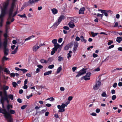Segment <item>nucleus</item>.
Returning a JSON list of instances; mask_svg holds the SVG:
<instances>
[{
    "mask_svg": "<svg viewBox=\"0 0 122 122\" xmlns=\"http://www.w3.org/2000/svg\"><path fill=\"white\" fill-rule=\"evenodd\" d=\"M27 105H25L22 106L21 107V108L23 110L25 109L27 107Z\"/></svg>",
    "mask_w": 122,
    "mask_h": 122,
    "instance_id": "38",
    "label": "nucleus"
},
{
    "mask_svg": "<svg viewBox=\"0 0 122 122\" xmlns=\"http://www.w3.org/2000/svg\"><path fill=\"white\" fill-rule=\"evenodd\" d=\"M8 98H10L11 100H13V96L12 95L10 94L7 96Z\"/></svg>",
    "mask_w": 122,
    "mask_h": 122,
    "instance_id": "25",
    "label": "nucleus"
},
{
    "mask_svg": "<svg viewBox=\"0 0 122 122\" xmlns=\"http://www.w3.org/2000/svg\"><path fill=\"white\" fill-rule=\"evenodd\" d=\"M90 115L93 116H97V114L95 112H93L92 113L90 114Z\"/></svg>",
    "mask_w": 122,
    "mask_h": 122,
    "instance_id": "55",
    "label": "nucleus"
},
{
    "mask_svg": "<svg viewBox=\"0 0 122 122\" xmlns=\"http://www.w3.org/2000/svg\"><path fill=\"white\" fill-rule=\"evenodd\" d=\"M91 74V73L90 72L87 73L86 75L84 76L86 78L85 79V80L86 81L89 80L90 79V77Z\"/></svg>",
    "mask_w": 122,
    "mask_h": 122,
    "instance_id": "9",
    "label": "nucleus"
},
{
    "mask_svg": "<svg viewBox=\"0 0 122 122\" xmlns=\"http://www.w3.org/2000/svg\"><path fill=\"white\" fill-rule=\"evenodd\" d=\"M10 113L11 114H14L15 113V112L14 110H11L10 111Z\"/></svg>",
    "mask_w": 122,
    "mask_h": 122,
    "instance_id": "41",
    "label": "nucleus"
},
{
    "mask_svg": "<svg viewBox=\"0 0 122 122\" xmlns=\"http://www.w3.org/2000/svg\"><path fill=\"white\" fill-rule=\"evenodd\" d=\"M91 34L92 35V36L93 37H94L95 36H96L98 34L97 33H94L92 31L91 32Z\"/></svg>",
    "mask_w": 122,
    "mask_h": 122,
    "instance_id": "29",
    "label": "nucleus"
},
{
    "mask_svg": "<svg viewBox=\"0 0 122 122\" xmlns=\"http://www.w3.org/2000/svg\"><path fill=\"white\" fill-rule=\"evenodd\" d=\"M116 41L119 43L121 41H122V37H119L117 38Z\"/></svg>",
    "mask_w": 122,
    "mask_h": 122,
    "instance_id": "22",
    "label": "nucleus"
},
{
    "mask_svg": "<svg viewBox=\"0 0 122 122\" xmlns=\"http://www.w3.org/2000/svg\"><path fill=\"white\" fill-rule=\"evenodd\" d=\"M65 18V16L63 15H61L59 17L58 19V21L60 23L63 19H64Z\"/></svg>",
    "mask_w": 122,
    "mask_h": 122,
    "instance_id": "19",
    "label": "nucleus"
},
{
    "mask_svg": "<svg viewBox=\"0 0 122 122\" xmlns=\"http://www.w3.org/2000/svg\"><path fill=\"white\" fill-rule=\"evenodd\" d=\"M100 68L98 67L97 68L95 69V70H94V71H100Z\"/></svg>",
    "mask_w": 122,
    "mask_h": 122,
    "instance_id": "49",
    "label": "nucleus"
},
{
    "mask_svg": "<svg viewBox=\"0 0 122 122\" xmlns=\"http://www.w3.org/2000/svg\"><path fill=\"white\" fill-rule=\"evenodd\" d=\"M9 0H6V1L4 2L3 4V7H1V14L0 15V26L1 27L2 26L3 20V18L5 16L6 13V11L7 7L9 5Z\"/></svg>",
    "mask_w": 122,
    "mask_h": 122,
    "instance_id": "1",
    "label": "nucleus"
},
{
    "mask_svg": "<svg viewBox=\"0 0 122 122\" xmlns=\"http://www.w3.org/2000/svg\"><path fill=\"white\" fill-rule=\"evenodd\" d=\"M103 13H102L104 14V15L106 17H107L108 16V13H111V12L112 13V12L110 10H104V11L103 12Z\"/></svg>",
    "mask_w": 122,
    "mask_h": 122,
    "instance_id": "11",
    "label": "nucleus"
},
{
    "mask_svg": "<svg viewBox=\"0 0 122 122\" xmlns=\"http://www.w3.org/2000/svg\"><path fill=\"white\" fill-rule=\"evenodd\" d=\"M85 10V9L84 7H83L81 8L79 11V14H84V12Z\"/></svg>",
    "mask_w": 122,
    "mask_h": 122,
    "instance_id": "12",
    "label": "nucleus"
},
{
    "mask_svg": "<svg viewBox=\"0 0 122 122\" xmlns=\"http://www.w3.org/2000/svg\"><path fill=\"white\" fill-rule=\"evenodd\" d=\"M10 75L11 76L14 77L15 76V74L14 73H12L10 74Z\"/></svg>",
    "mask_w": 122,
    "mask_h": 122,
    "instance_id": "62",
    "label": "nucleus"
},
{
    "mask_svg": "<svg viewBox=\"0 0 122 122\" xmlns=\"http://www.w3.org/2000/svg\"><path fill=\"white\" fill-rule=\"evenodd\" d=\"M80 38L81 39V41L82 42H84L85 43H86L87 41L84 38V37L82 36H81Z\"/></svg>",
    "mask_w": 122,
    "mask_h": 122,
    "instance_id": "23",
    "label": "nucleus"
},
{
    "mask_svg": "<svg viewBox=\"0 0 122 122\" xmlns=\"http://www.w3.org/2000/svg\"><path fill=\"white\" fill-rule=\"evenodd\" d=\"M86 72V69L84 68H83L82 70H80L79 72H77L78 73L76 75V77H78L79 76L85 74Z\"/></svg>",
    "mask_w": 122,
    "mask_h": 122,
    "instance_id": "6",
    "label": "nucleus"
},
{
    "mask_svg": "<svg viewBox=\"0 0 122 122\" xmlns=\"http://www.w3.org/2000/svg\"><path fill=\"white\" fill-rule=\"evenodd\" d=\"M78 43L77 42H76L75 43L73 48V51L75 53L76 50L78 46Z\"/></svg>",
    "mask_w": 122,
    "mask_h": 122,
    "instance_id": "16",
    "label": "nucleus"
},
{
    "mask_svg": "<svg viewBox=\"0 0 122 122\" xmlns=\"http://www.w3.org/2000/svg\"><path fill=\"white\" fill-rule=\"evenodd\" d=\"M18 16H20V17L21 18H26V16L25 15V14H24L23 15H20V14H19L18 15Z\"/></svg>",
    "mask_w": 122,
    "mask_h": 122,
    "instance_id": "32",
    "label": "nucleus"
},
{
    "mask_svg": "<svg viewBox=\"0 0 122 122\" xmlns=\"http://www.w3.org/2000/svg\"><path fill=\"white\" fill-rule=\"evenodd\" d=\"M101 82L100 81H97L96 82V84L93 87L94 90H96L98 89L99 87L101 85Z\"/></svg>",
    "mask_w": 122,
    "mask_h": 122,
    "instance_id": "8",
    "label": "nucleus"
},
{
    "mask_svg": "<svg viewBox=\"0 0 122 122\" xmlns=\"http://www.w3.org/2000/svg\"><path fill=\"white\" fill-rule=\"evenodd\" d=\"M69 103L66 102L65 104H62L61 106L60 105H58L57 106V108L59 109L58 112H64L65 111L64 108L65 107H67Z\"/></svg>",
    "mask_w": 122,
    "mask_h": 122,
    "instance_id": "4",
    "label": "nucleus"
},
{
    "mask_svg": "<svg viewBox=\"0 0 122 122\" xmlns=\"http://www.w3.org/2000/svg\"><path fill=\"white\" fill-rule=\"evenodd\" d=\"M62 70V68H61V66H60L57 69L56 72L57 73H59Z\"/></svg>",
    "mask_w": 122,
    "mask_h": 122,
    "instance_id": "24",
    "label": "nucleus"
},
{
    "mask_svg": "<svg viewBox=\"0 0 122 122\" xmlns=\"http://www.w3.org/2000/svg\"><path fill=\"white\" fill-rule=\"evenodd\" d=\"M116 98V96L115 95H113L112 96V99L114 100Z\"/></svg>",
    "mask_w": 122,
    "mask_h": 122,
    "instance_id": "42",
    "label": "nucleus"
},
{
    "mask_svg": "<svg viewBox=\"0 0 122 122\" xmlns=\"http://www.w3.org/2000/svg\"><path fill=\"white\" fill-rule=\"evenodd\" d=\"M54 46L57 49H58L60 46V45L58 43H57L55 44L54 45Z\"/></svg>",
    "mask_w": 122,
    "mask_h": 122,
    "instance_id": "30",
    "label": "nucleus"
},
{
    "mask_svg": "<svg viewBox=\"0 0 122 122\" xmlns=\"http://www.w3.org/2000/svg\"><path fill=\"white\" fill-rule=\"evenodd\" d=\"M8 98L7 96H4V97L1 96V98L0 99V102L4 103L5 101L7 100Z\"/></svg>",
    "mask_w": 122,
    "mask_h": 122,
    "instance_id": "10",
    "label": "nucleus"
},
{
    "mask_svg": "<svg viewBox=\"0 0 122 122\" xmlns=\"http://www.w3.org/2000/svg\"><path fill=\"white\" fill-rule=\"evenodd\" d=\"M4 71L8 74H10V71L7 68H5V69Z\"/></svg>",
    "mask_w": 122,
    "mask_h": 122,
    "instance_id": "33",
    "label": "nucleus"
},
{
    "mask_svg": "<svg viewBox=\"0 0 122 122\" xmlns=\"http://www.w3.org/2000/svg\"><path fill=\"white\" fill-rule=\"evenodd\" d=\"M33 95L32 94V93H31L30 95L29 96H26V97L27 99H29Z\"/></svg>",
    "mask_w": 122,
    "mask_h": 122,
    "instance_id": "54",
    "label": "nucleus"
},
{
    "mask_svg": "<svg viewBox=\"0 0 122 122\" xmlns=\"http://www.w3.org/2000/svg\"><path fill=\"white\" fill-rule=\"evenodd\" d=\"M26 76L28 77H31L32 76V73H29L26 74Z\"/></svg>",
    "mask_w": 122,
    "mask_h": 122,
    "instance_id": "44",
    "label": "nucleus"
},
{
    "mask_svg": "<svg viewBox=\"0 0 122 122\" xmlns=\"http://www.w3.org/2000/svg\"><path fill=\"white\" fill-rule=\"evenodd\" d=\"M7 46H3V49L4 55L8 56L9 54V49L7 48Z\"/></svg>",
    "mask_w": 122,
    "mask_h": 122,
    "instance_id": "5",
    "label": "nucleus"
},
{
    "mask_svg": "<svg viewBox=\"0 0 122 122\" xmlns=\"http://www.w3.org/2000/svg\"><path fill=\"white\" fill-rule=\"evenodd\" d=\"M7 56L4 55V56L2 58V63L4 62V61H7L8 59H9V58L6 57Z\"/></svg>",
    "mask_w": 122,
    "mask_h": 122,
    "instance_id": "15",
    "label": "nucleus"
},
{
    "mask_svg": "<svg viewBox=\"0 0 122 122\" xmlns=\"http://www.w3.org/2000/svg\"><path fill=\"white\" fill-rule=\"evenodd\" d=\"M4 36L5 38H7V37L8 36L7 35V34H6V33H5L4 34Z\"/></svg>",
    "mask_w": 122,
    "mask_h": 122,
    "instance_id": "50",
    "label": "nucleus"
},
{
    "mask_svg": "<svg viewBox=\"0 0 122 122\" xmlns=\"http://www.w3.org/2000/svg\"><path fill=\"white\" fill-rule=\"evenodd\" d=\"M24 43V42L23 43H22L21 42H19L18 43L17 45L20 46L21 45H22Z\"/></svg>",
    "mask_w": 122,
    "mask_h": 122,
    "instance_id": "46",
    "label": "nucleus"
},
{
    "mask_svg": "<svg viewBox=\"0 0 122 122\" xmlns=\"http://www.w3.org/2000/svg\"><path fill=\"white\" fill-rule=\"evenodd\" d=\"M63 28L65 29L66 30H68L69 29V27L67 26H64L63 27Z\"/></svg>",
    "mask_w": 122,
    "mask_h": 122,
    "instance_id": "48",
    "label": "nucleus"
},
{
    "mask_svg": "<svg viewBox=\"0 0 122 122\" xmlns=\"http://www.w3.org/2000/svg\"><path fill=\"white\" fill-rule=\"evenodd\" d=\"M68 46V47H69V48H71L72 47L73 45L72 43H70L69 44L67 45Z\"/></svg>",
    "mask_w": 122,
    "mask_h": 122,
    "instance_id": "45",
    "label": "nucleus"
},
{
    "mask_svg": "<svg viewBox=\"0 0 122 122\" xmlns=\"http://www.w3.org/2000/svg\"><path fill=\"white\" fill-rule=\"evenodd\" d=\"M17 51L16 50H15V49L14 51H13L11 52V54H15L16 53V52H17Z\"/></svg>",
    "mask_w": 122,
    "mask_h": 122,
    "instance_id": "43",
    "label": "nucleus"
},
{
    "mask_svg": "<svg viewBox=\"0 0 122 122\" xmlns=\"http://www.w3.org/2000/svg\"><path fill=\"white\" fill-rule=\"evenodd\" d=\"M60 23L58 21V20L57 21H56L53 25L52 26V27L54 28H56L57 26L59 25V24Z\"/></svg>",
    "mask_w": 122,
    "mask_h": 122,
    "instance_id": "20",
    "label": "nucleus"
},
{
    "mask_svg": "<svg viewBox=\"0 0 122 122\" xmlns=\"http://www.w3.org/2000/svg\"><path fill=\"white\" fill-rule=\"evenodd\" d=\"M20 70L22 71L24 73L26 72L27 71V70L24 69H20Z\"/></svg>",
    "mask_w": 122,
    "mask_h": 122,
    "instance_id": "37",
    "label": "nucleus"
},
{
    "mask_svg": "<svg viewBox=\"0 0 122 122\" xmlns=\"http://www.w3.org/2000/svg\"><path fill=\"white\" fill-rule=\"evenodd\" d=\"M54 66L53 65H52L49 66L48 67V68L50 69H52L54 68Z\"/></svg>",
    "mask_w": 122,
    "mask_h": 122,
    "instance_id": "39",
    "label": "nucleus"
},
{
    "mask_svg": "<svg viewBox=\"0 0 122 122\" xmlns=\"http://www.w3.org/2000/svg\"><path fill=\"white\" fill-rule=\"evenodd\" d=\"M9 38H5L4 39V41L3 43V46H7L8 39Z\"/></svg>",
    "mask_w": 122,
    "mask_h": 122,
    "instance_id": "14",
    "label": "nucleus"
},
{
    "mask_svg": "<svg viewBox=\"0 0 122 122\" xmlns=\"http://www.w3.org/2000/svg\"><path fill=\"white\" fill-rule=\"evenodd\" d=\"M10 23L9 21H6L5 25V29L9 30L10 29Z\"/></svg>",
    "mask_w": 122,
    "mask_h": 122,
    "instance_id": "13",
    "label": "nucleus"
},
{
    "mask_svg": "<svg viewBox=\"0 0 122 122\" xmlns=\"http://www.w3.org/2000/svg\"><path fill=\"white\" fill-rule=\"evenodd\" d=\"M72 97L70 96L68 98V100L69 101H71L72 100Z\"/></svg>",
    "mask_w": 122,
    "mask_h": 122,
    "instance_id": "60",
    "label": "nucleus"
},
{
    "mask_svg": "<svg viewBox=\"0 0 122 122\" xmlns=\"http://www.w3.org/2000/svg\"><path fill=\"white\" fill-rule=\"evenodd\" d=\"M102 96L103 97H107L106 94L105 92H103L102 94Z\"/></svg>",
    "mask_w": 122,
    "mask_h": 122,
    "instance_id": "40",
    "label": "nucleus"
},
{
    "mask_svg": "<svg viewBox=\"0 0 122 122\" xmlns=\"http://www.w3.org/2000/svg\"><path fill=\"white\" fill-rule=\"evenodd\" d=\"M17 101L19 103H21L22 102V100H21L20 99V98H18L17 99Z\"/></svg>",
    "mask_w": 122,
    "mask_h": 122,
    "instance_id": "61",
    "label": "nucleus"
},
{
    "mask_svg": "<svg viewBox=\"0 0 122 122\" xmlns=\"http://www.w3.org/2000/svg\"><path fill=\"white\" fill-rule=\"evenodd\" d=\"M41 62L42 63H47V61H46V60L44 59H41Z\"/></svg>",
    "mask_w": 122,
    "mask_h": 122,
    "instance_id": "36",
    "label": "nucleus"
},
{
    "mask_svg": "<svg viewBox=\"0 0 122 122\" xmlns=\"http://www.w3.org/2000/svg\"><path fill=\"white\" fill-rule=\"evenodd\" d=\"M53 60V57H50L48 59V60H47V63L49 61L50 62H52Z\"/></svg>",
    "mask_w": 122,
    "mask_h": 122,
    "instance_id": "27",
    "label": "nucleus"
},
{
    "mask_svg": "<svg viewBox=\"0 0 122 122\" xmlns=\"http://www.w3.org/2000/svg\"><path fill=\"white\" fill-rule=\"evenodd\" d=\"M36 45V44L34 46L33 48V51H36L40 47V46H37Z\"/></svg>",
    "mask_w": 122,
    "mask_h": 122,
    "instance_id": "21",
    "label": "nucleus"
},
{
    "mask_svg": "<svg viewBox=\"0 0 122 122\" xmlns=\"http://www.w3.org/2000/svg\"><path fill=\"white\" fill-rule=\"evenodd\" d=\"M46 110H46H42L40 112L41 113H44V112H45Z\"/></svg>",
    "mask_w": 122,
    "mask_h": 122,
    "instance_id": "63",
    "label": "nucleus"
},
{
    "mask_svg": "<svg viewBox=\"0 0 122 122\" xmlns=\"http://www.w3.org/2000/svg\"><path fill=\"white\" fill-rule=\"evenodd\" d=\"M62 40V39L61 38H60L58 40V42L59 43H61Z\"/></svg>",
    "mask_w": 122,
    "mask_h": 122,
    "instance_id": "52",
    "label": "nucleus"
},
{
    "mask_svg": "<svg viewBox=\"0 0 122 122\" xmlns=\"http://www.w3.org/2000/svg\"><path fill=\"white\" fill-rule=\"evenodd\" d=\"M58 61H61L63 59V58L60 56L58 57Z\"/></svg>",
    "mask_w": 122,
    "mask_h": 122,
    "instance_id": "35",
    "label": "nucleus"
},
{
    "mask_svg": "<svg viewBox=\"0 0 122 122\" xmlns=\"http://www.w3.org/2000/svg\"><path fill=\"white\" fill-rule=\"evenodd\" d=\"M117 85V83L116 82H115L114 83L113 85V86L115 88L116 87Z\"/></svg>",
    "mask_w": 122,
    "mask_h": 122,
    "instance_id": "59",
    "label": "nucleus"
},
{
    "mask_svg": "<svg viewBox=\"0 0 122 122\" xmlns=\"http://www.w3.org/2000/svg\"><path fill=\"white\" fill-rule=\"evenodd\" d=\"M57 41L56 39H55L52 40V42L54 45L57 43Z\"/></svg>",
    "mask_w": 122,
    "mask_h": 122,
    "instance_id": "31",
    "label": "nucleus"
},
{
    "mask_svg": "<svg viewBox=\"0 0 122 122\" xmlns=\"http://www.w3.org/2000/svg\"><path fill=\"white\" fill-rule=\"evenodd\" d=\"M51 11L52 13L54 15H55L58 13V10L57 9L55 8H53L51 9Z\"/></svg>",
    "mask_w": 122,
    "mask_h": 122,
    "instance_id": "18",
    "label": "nucleus"
},
{
    "mask_svg": "<svg viewBox=\"0 0 122 122\" xmlns=\"http://www.w3.org/2000/svg\"><path fill=\"white\" fill-rule=\"evenodd\" d=\"M55 100L54 98L52 97H51L50 98H48L46 100H49L51 101H53Z\"/></svg>",
    "mask_w": 122,
    "mask_h": 122,
    "instance_id": "28",
    "label": "nucleus"
},
{
    "mask_svg": "<svg viewBox=\"0 0 122 122\" xmlns=\"http://www.w3.org/2000/svg\"><path fill=\"white\" fill-rule=\"evenodd\" d=\"M77 67H74L72 68V71L73 72H74L76 70Z\"/></svg>",
    "mask_w": 122,
    "mask_h": 122,
    "instance_id": "53",
    "label": "nucleus"
},
{
    "mask_svg": "<svg viewBox=\"0 0 122 122\" xmlns=\"http://www.w3.org/2000/svg\"><path fill=\"white\" fill-rule=\"evenodd\" d=\"M45 105L48 107H50L51 106V104L49 103H47Z\"/></svg>",
    "mask_w": 122,
    "mask_h": 122,
    "instance_id": "58",
    "label": "nucleus"
},
{
    "mask_svg": "<svg viewBox=\"0 0 122 122\" xmlns=\"http://www.w3.org/2000/svg\"><path fill=\"white\" fill-rule=\"evenodd\" d=\"M12 84L14 87H16V86L18 85L16 84V82H13Z\"/></svg>",
    "mask_w": 122,
    "mask_h": 122,
    "instance_id": "34",
    "label": "nucleus"
},
{
    "mask_svg": "<svg viewBox=\"0 0 122 122\" xmlns=\"http://www.w3.org/2000/svg\"><path fill=\"white\" fill-rule=\"evenodd\" d=\"M75 40L76 41H78L80 40V39L78 37L76 36L75 39Z\"/></svg>",
    "mask_w": 122,
    "mask_h": 122,
    "instance_id": "51",
    "label": "nucleus"
},
{
    "mask_svg": "<svg viewBox=\"0 0 122 122\" xmlns=\"http://www.w3.org/2000/svg\"><path fill=\"white\" fill-rule=\"evenodd\" d=\"M52 71H48L47 72H45L44 73V76H46L47 75H48L50 74H51V73Z\"/></svg>",
    "mask_w": 122,
    "mask_h": 122,
    "instance_id": "26",
    "label": "nucleus"
},
{
    "mask_svg": "<svg viewBox=\"0 0 122 122\" xmlns=\"http://www.w3.org/2000/svg\"><path fill=\"white\" fill-rule=\"evenodd\" d=\"M10 0H9V4ZM12 2L11 5V7L10 9L8 11L9 17L7 19V21H9L11 23V22H13L15 20L14 18L11 19V18L13 17L12 16V13L13 11V10L15 5V2H16L17 0H12Z\"/></svg>",
    "mask_w": 122,
    "mask_h": 122,
    "instance_id": "2",
    "label": "nucleus"
},
{
    "mask_svg": "<svg viewBox=\"0 0 122 122\" xmlns=\"http://www.w3.org/2000/svg\"><path fill=\"white\" fill-rule=\"evenodd\" d=\"M60 90L62 91H63L65 90L64 88L62 87H61L60 88Z\"/></svg>",
    "mask_w": 122,
    "mask_h": 122,
    "instance_id": "56",
    "label": "nucleus"
},
{
    "mask_svg": "<svg viewBox=\"0 0 122 122\" xmlns=\"http://www.w3.org/2000/svg\"><path fill=\"white\" fill-rule=\"evenodd\" d=\"M40 0H29V2L25 3L26 4V6H30V5H32V4L35 3L36 2H37Z\"/></svg>",
    "mask_w": 122,
    "mask_h": 122,
    "instance_id": "7",
    "label": "nucleus"
},
{
    "mask_svg": "<svg viewBox=\"0 0 122 122\" xmlns=\"http://www.w3.org/2000/svg\"><path fill=\"white\" fill-rule=\"evenodd\" d=\"M0 112L4 114V116L7 119L8 122H12V119L11 115L5 109H2L0 107Z\"/></svg>",
    "mask_w": 122,
    "mask_h": 122,
    "instance_id": "3",
    "label": "nucleus"
},
{
    "mask_svg": "<svg viewBox=\"0 0 122 122\" xmlns=\"http://www.w3.org/2000/svg\"><path fill=\"white\" fill-rule=\"evenodd\" d=\"M37 67L40 69H41L43 68V66L41 65H38L37 66Z\"/></svg>",
    "mask_w": 122,
    "mask_h": 122,
    "instance_id": "57",
    "label": "nucleus"
},
{
    "mask_svg": "<svg viewBox=\"0 0 122 122\" xmlns=\"http://www.w3.org/2000/svg\"><path fill=\"white\" fill-rule=\"evenodd\" d=\"M118 85L119 86H122V82H119L118 83Z\"/></svg>",
    "mask_w": 122,
    "mask_h": 122,
    "instance_id": "64",
    "label": "nucleus"
},
{
    "mask_svg": "<svg viewBox=\"0 0 122 122\" xmlns=\"http://www.w3.org/2000/svg\"><path fill=\"white\" fill-rule=\"evenodd\" d=\"M69 27L71 28H73L75 26L74 23L73 22L71 21L69 22L68 24Z\"/></svg>",
    "mask_w": 122,
    "mask_h": 122,
    "instance_id": "17",
    "label": "nucleus"
},
{
    "mask_svg": "<svg viewBox=\"0 0 122 122\" xmlns=\"http://www.w3.org/2000/svg\"><path fill=\"white\" fill-rule=\"evenodd\" d=\"M69 47L67 45H66L64 47V49L66 50H67L69 49Z\"/></svg>",
    "mask_w": 122,
    "mask_h": 122,
    "instance_id": "47",
    "label": "nucleus"
}]
</instances>
